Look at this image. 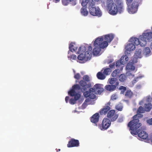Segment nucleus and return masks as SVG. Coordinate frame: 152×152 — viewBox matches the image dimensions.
I'll use <instances>...</instances> for the list:
<instances>
[{
  "label": "nucleus",
  "mask_w": 152,
  "mask_h": 152,
  "mask_svg": "<svg viewBox=\"0 0 152 152\" xmlns=\"http://www.w3.org/2000/svg\"><path fill=\"white\" fill-rule=\"evenodd\" d=\"M106 5L108 12L112 15H115L118 12L121 13L124 12L123 3L121 1H119L116 4L113 0H107Z\"/></svg>",
  "instance_id": "obj_3"
},
{
  "label": "nucleus",
  "mask_w": 152,
  "mask_h": 152,
  "mask_svg": "<svg viewBox=\"0 0 152 152\" xmlns=\"http://www.w3.org/2000/svg\"><path fill=\"white\" fill-rule=\"evenodd\" d=\"M142 50L141 49H137L135 52V55L137 58H140Z\"/></svg>",
  "instance_id": "obj_28"
},
{
  "label": "nucleus",
  "mask_w": 152,
  "mask_h": 152,
  "mask_svg": "<svg viewBox=\"0 0 152 152\" xmlns=\"http://www.w3.org/2000/svg\"><path fill=\"white\" fill-rule=\"evenodd\" d=\"M124 58L125 59V60L126 61H128L129 58H128V56H123L122 60Z\"/></svg>",
  "instance_id": "obj_45"
},
{
  "label": "nucleus",
  "mask_w": 152,
  "mask_h": 152,
  "mask_svg": "<svg viewBox=\"0 0 152 152\" xmlns=\"http://www.w3.org/2000/svg\"><path fill=\"white\" fill-rule=\"evenodd\" d=\"M126 75L128 76L131 77H134V75L132 74L130 72H128L126 73Z\"/></svg>",
  "instance_id": "obj_42"
},
{
  "label": "nucleus",
  "mask_w": 152,
  "mask_h": 152,
  "mask_svg": "<svg viewBox=\"0 0 152 152\" xmlns=\"http://www.w3.org/2000/svg\"><path fill=\"white\" fill-rule=\"evenodd\" d=\"M68 58H70L71 60H76L77 58V56L75 55H72L70 56H68Z\"/></svg>",
  "instance_id": "obj_38"
},
{
  "label": "nucleus",
  "mask_w": 152,
  "mask_h": 152,
  "mask_svg": "<svg viewBox=\"0 0 152 152\" xmlns=\"http://www.w3.org/2000/svg\"><path fill=\"white\" fill-rule=\"evenodd\" d=\"M79 144L78 140L72 139L68 142L67 146L69 148L77 147L79 145Z\"/></svg>",
  "instance_id": "obj_14"
},
{
  "label": "nucleus",
  "mask_w": 152,
  "mask_h": 152,
  "mask_svg": "<svg viewBox=\"0 0 152 152\" xmlns=\"http://www.w3.org/2000/svg\"><path fill=\"white\" fill-rule=\"evenodd\" d=\"M75 44L73 43H71L69 44V48L70 51L73 52L76 51L77 49V47L75 46Z\"/></svg>",
  "instance_id": "obj_21"
},
{
  "label": "nucleus",
  "mask_w": 152,
  "mask_h": 152,
  "mask_svg": "<svg viewBox=\"0 0 152 152\" xmlns=\"http://www.w3.org/2000/svg\"><path fill=\"white\" fill-rule=\"evenodd\" d=\"M145 110V109H144L142 107L140 106L137 110V114H140V113H144Z\"/></svg>",
  "instance_id": "obj_30"
},
{
  "label": "nucleus",
  "mask_w": 152,
  "mask_h": 152,
  "mask_svg": "<svg viewBox=\"0 0 152 152\" xmlns=\"http://www.w3.org/2000/svg\"><path fill=\"white\" fill-rule=\"evenodd\" d=\"M102 72H99L96 75L97 78L100 80H104L105 77V76Z\"/></svg>",
  "instance_id": "obj_23"
},
{
  "label": "nucleus",
  "mask_w": 152,
  "mask_h": 152,
  "mask_svg": "<svg viewBox=\"0 0 152 152\" xmlns=\"http://www.w3.org/2000/svg\"><path fill=\"white\" fill-rule=\"evenodd\" d=\"M116 99V96L115 95H112L111 97V99L113 100H115Z\"/></svg>",
  "instance_id": "obj_46"
},
{
  "label": "nucleus",
  "mask_w": 152,
  "mask_h": 152,
  "mask_svg": "<svg viewBox=\"0 0 152 152\" xmlns=\"http://www.w3.org/2000/svg\"><path fill=\"white\" fill-rule=\"evenodd\" d=\"M111 124V121L108 118H104L101 124H99L98 127L101 130H105L107 129L110 126Z\"/></svg>",
  "instance_id": "obj_8"
},
{
  "label": "nucleus",
  "mask_w": 152,
  "mask_h": 152,
  "mask_svg": "<svg viewBox=\"0 0 152 152\" xmlns=\"http://www.w3.org/2000/svg\"><path fill=\"white\" fill-rule=\"evenodd\" d=\"M151 108H152V105L151 103L145 104V109L146 111H149Z\"/></svg>",
  "instance_id": "obj_24"
},
{
  "label": "nucleus",
  "mask_w": 152,
  "mask_h": 152,
  "mask_svg": "<svg viewBox=\"0 0 152 152\" xmlns=\"http://www.w3.org/2000/svg\"><path fill=\"white\" fill-rule=\"evenodd\" d=\"M108 81L109 82L110 84L111 85H114L116 87H117L119 85V83L116 78H112L110 79H109Z\"/></svg>",
  "instance_id": "obj_19"
},
{
  "label": "nucleus",
  "mask_w": 152,
  "mask_h": 152,
  "mask_svg": "<svg viewBox=\"0 0 152 152\" xmlns=\"http://www.w3.org/2000/svg\"><path fill=\"white\" fill-rule=\"evenodd\" d=\"M126 49L125 53H127L128 51L130 52V51L134 50L135 48V45L132 42L131 43H129L125 47Z\"/></svg>",
  "instance_id": "obj_16"
},
{
  "label": "nucleus",
  "mask_w": 152,
  "mask_h": 152,
  "mask_svg": "<svg viewBox=\"0 0 152 152\" xmlns=\"http://www.w3.org/2000/svg\"><path fill=\"white\" fill-rule=\"evenodd\" d=\"M139 5L138 1H134L132 3L131 5L128 6V11L130 14H134L137 12L138 7Z\"/></svg>",
  "instance_id": "obj_9"
},
{
  "label": "nucleus",
  "mask_w": 152,
  "mask_h": 152,
  "mask_svg": "<svg viewBox=\"0 0 152 152\" xmlns=\"http://www.w3.org/2000/svg\"><path fill=\"white\" fill-rule=\"evenodd\" d=\"M111 72V69L110 68H107L104 69L103 73L104 75H107L110 74Z\"/></svg>",
  "instance_id": "obj_31"
},
{
  "label": "nucleus",
  "mask_w": 152,
  "mask_h": 152,
  "mask_svg": "<svg viewBox=\"0 0 152 152\" xmlns=\"http://www.w3.org/2000/svg\"><path fill=\"white\" fill-rule=\"evenodd\" d=\"M126 3L127 6L130 5V4L132 2L133 0H126Z\"/></svg>",
  "instance_id": "obj_43"
},
{
  "label": "nucleus",
  "mask_w": 152,
  "mask_h": 152,
  "mask_svg": "<svg viewBox=\"0 0 152 152\" xmlns=\"http://www.w3.org/2000/svg\"><path fill=\"white\" fill-rule=\"evenodd\" d=\"M150 47L152 49V42L151 44Z\"/></svg>",
  "instance_id": "obj_51"
},
{
  "label": "nucleus",
  "mask_w": 152,
  "mask_h": 152,
  "mask_svg": "<svg viewBox=\"0 0 152 152\" xmlns=\"http://www.w3.org/2000/svg\"><path fill=\"white\" fill-rule=\"evenodd\" d=\"M147 122L149 124L152 125V118L151 119L147 120Z\"/></svg>",
  "instance_id": "obj_44"
},
{
  "label": "nucleus",
  "mask_w": 152,
  "mask_h": 152,
  "mask_svg": "<svg viewBox=\"0 0 152 152\" xmlns=\"http://www.w3.org/2000/svg\"><path fill=\"white\" fill-rule=\"evenodd\" d=\"M83 79L86 82H89L90 81L89 77L87 75L84 76L83 77Z\"/></svg>",
  "instance_id": "obj_36"
},
{
  "label": "nucleus",
  "mask_w": 152,
  "mask_h": 152,
  "mask_svg": "<svg viewBox=\"0 0 152 152\" xmlns=\"http://www.w3.org/2000/svg\"><path fill=\"white\" fill-rule=\"evenodd\" d=\"M150 52V50L149 48L146 47L145 48L144 50V53L146 55L149 54Z\"/></svg>",
  "instance_id": "obj_35"
},
{
  "label": "nucleus",
  "mask_w": 152,
  "mask_h": 152,
  "mask_svg": "<svg viewBox=\"0 0 152 152\" xmlns=\"http://www.w3.org/2000/svg\"><path fill=\"white\" fill-rule=\"evenodd\" d=\"M117 87L114 85H108L105 87V88L106 90L110 92H112L115 91Z\"/></svg>",
  "instance_id": "obj_18"
},
{
  "label": "nucleus",
  "mask_w": 152,
  "mask_h": 152,
  "mask_svg": "<svg viewBox=\"0 0 152 152\" xmlns=\"http://www.w3.org/2000/svg\"><path fill=\"white\" fill-rule=\"evenodd\" d=\"M107 117L111 121H114L116 120L118 117V115L115 113L114 110H110L108 113Z\"/></svg>",
  "instance_id": "obj_11"
},
{
  "label": "nucleus",
  "mask_w": 152,
  "mask_h": 152,
  "mask_svg": "<svg viewBox=\"0 0 152 152\" xmlns=\"http://www.w3.org/2000/svg\"><path fill=\"white\" fill-rule=\"evenodd\" d=\"M142 114H136L132 117L133 120L130 121L128 124V126L131 130V133L133 135H137L140 138L139 140H145L148 142L149 140L148 134L145 132L138 129L141 126L139 119L142 118Z\"/></svg>",
  "instance_id": "obj_1"
},
{
  "label": "nucleus",
  "mask_w": 152,
  "mask_h": 152,
  "mask_svg": "<svg viewBox=\"0 0 152 152\" xmlns=\"http://www.w3.org/2000/svg\"><path fill=\"white\" fill-rule=\"evenodd\" d=\"M63 4L64 5H67L68 3L71 1L70 0H62Z\"/></svg>",
  "instance_id": "obj_37"
},
{
  "label": "nucleus",
  "mask_w": 152,
  "mask_h": 152,
  "mask_svg": "<svg viewBox=\"0 0 152 152\" xmlns=\"http://www.w3.org/2000/svg\"><path fill=\"white\" fill-rule=\"evenodd\" d=\"M120 73V70L119 69H117L114 70L112 73V76L113 77H115L118 76L119 75Z\"/></svg>",
  "instance_id": "obj_25"
},
{
  "label": "nucleus",
  "mask_w": 152,
  "mask_h": 152,
  "mask_svg": "<svg viewBox=\"0 0 152 152\" xmlns=\"http://www.w3.org/2000/svg\"><path fill=\"white\" fill-rule=\"evenodd\" d=\"M138 81L137 78H135L132 81L133 83H135Z\"/></svg>",
  "instance_id": "obj_48"
},
{
  "label": "nucleus",
  "mask_w": 152,
  "mask_h": 152,
  "mask_svg": "<svg viewBox=\"0 0 152 152\" xmlns=\"http://www.w3.org/2000/svg\"><path fill=\"white\" fill-rule=\"evenodd\" d=\"M151 142H152V141H151Z\"/></svg>",
  "instance_id": "obj_55"
},
{
  "label": "nucleus",
  "mask_w": 152,
  "mask_h": 152,
  "mask_svg": "<svg viewBox=\"0 0 152 152\" xmlns=\"http://www.w3.org/2000/svg\"><path fill=\"white\" fill-rule=\"evenodd\" d=\"M53 1L56 3H57L60 0H53Z\"/></svg>",
  "instance_id": "obj_50"
},
{
  "label": "nucleus",
  "mask_w": 152,
  "mask_h": 152,
  "mask_svg": "<svg viewBox=\"0 0 152 152\" xmlns=\"http://www.w3.org/2000/svg\"><path fill=\"white\" fill-rule=\"evenodd\" d=\"M76 101L75 99H70L69 102L70 104H73L75 103Z\"/></svg>",
  "instance_id": "obj_40"
},
{
  "label": "nucleus",
  "mask_w": 152,
  "mask_h": 152,
  "mask_svg": "<svg viewBox=\"0 0 152 152\" xmlns=\"http://www.w3.org/2000/svg\"><path fill=\"white\" fill-rule=\"evenodd\" d=\"M99 115L98 113H95L91 117V122L94 124L95 126H97L96 123L99 121Z\"/></svg>",
  "instance_id": "obj_15"
},
{
  "label": "nucleus",
  "mask_w": 152,
  "mask_h": 152,
  "mask_svg": "<svg viewBox=\"0 0 152 152\" xmlns=\"http://www.w3.org/2000/svg\"><path fill=\"white\" fill-rule=\"evenodd\" d=\"M114 35L110 34L105 35L104 39L107 41H103L102 37H98L94 41V48L93 49L94 55L97 56L99 54L101 49H104L107 47L108 45V42H110L113 39Z\"/></svg>",
  "instance_id": "obj_2"
},
{
  "label": "nucleus",
  "mask_w": 152,
  "mask_h": 152,
  "mask_svg": "<svg viewBox=\"0 0 152 152\" xmlns=\"http://www.w3.org/2000/svg\"><path fill=\"white\" fill-rule=\"evenodd\" d=\"M110 102L107 103L104 107L100 110L99 113L101 115L107 114L108 112L110 109Z\"/></svg>",
  "instance_id": "obj_12"
},
{
  "label": "nucleus",
  "mask_w": 152,
  "mask_h": 152,
  "mask_svg": "<svg viewBox=\"0 0 152 152\" xmlns=\"http://www.w3.org/2000/svg\"><path fill=\"white\" fill-rule=\"evenodd\" d=\"M115 62H113V63L110 64L109 65L110 68V69L114 68L115 67Z\"/></svg>",
  "instance_id": "obj_41"
},
{
  "label": "nucleus",
  "mask_w": 152,
  "mask_h": 152,
  "mask_svg": "<svg viewBox=\"0 0 152 152\" xmlns=\"http://www.w3.org/2000/svg\"><path fill=\"white\" fill-rule=\"evenodd\" d=\"M79 83L80 86L82 87L81 90L82 92H84L88 88H90L91 87V84L88 83L87 84L86 82L83 80H81L79 82Z\"/></svg>",
  "instance_id": "obj_13"
},
{
  "label": "nucleus",
  "mask_w": 152,
  "mask_h": 152,
  "mask_svg": "<svg viewBox=\"0 0 152 152\" xmlns=\"http://www.w3.org/2000/svg\"><path fill=\"white\" fill-rule=\"evenodd\" d=\"M122 57L123 56L121 57L120 60H118L116 62L115 65L117 67L121 65L124 64L123 61H122Z\"/></svg>",
  "instance_id": "obj_33"
},
{
  "label": "nucleus",
  "mask_w": 152,
  "mask_h": 152,
  "mask_svg": "<svg viewBox=\"0 0 152 152\" xmlns=\"http://www.w3.org/2000/svg\"><path fill=\"white\" fill-rule=\"evenodd\" d=\"M133 96V93L130 89L126 91L125 96L126 98H131Z\"/></svg>",
  "instance_id": "obj_20"
},
{
  "label": "nucleus",
  "mask_w": 152,
  "mask_h": 152,
  "mask_svg": "<svg viewBox=\"0 0 152 152\" xmlns=\"http://www.w3.org/2000/svg\"><path fill=\"white\" fill-rule=\"evenodd\" d=\"M70 0L71 1H74V0Z\"/></svg>",
  "instance_id": "obj_53"
},
{
  "label": "nucleus",
  "mask_w": 152,
  "mask_h": 152,
  "mask_svg": "<svg viewBox=\"0 0 152 152\" xmlns=\"http://www.w3.org/2000/svg\"><path fill=\"white\" fill-rule=\"evenodd\" d=\"M90 100L89 99V98H87L85 100L84 102H88L90 101Z\"/></svg>",
  "instance_id": "obj_49"
},
{
  "label": "nucleus",
  "mask_w": 152,
  "mask_h": 152,
  "mask_svg": "<svg viewBox=\"0 0 152 152\" xmlns=\"http://www.w3.org/2000/svg\"><path fill=\"white\" fill-rule=\"evenodd\" d=\"M86 50V48L84 46H81L78 49V51L77 53H78L82 52H85Z\"/></svg>",
  "instance_id": "obj_32"
},
{
  "label": "nucleus",
  "mask_w": 152,
  "mask_h": 152,
  "mask_svg": "<svg viewBox=\"0 0 152 152\" xmlns=\"http://www.w3.org/2000/svg\"><path fill=\"white\" fill-rule=\"evenodd\" d=\"M87 6L83 7L81 8L80 12L81 14L84 16H87L88 14V12L86 10Z\"/></svg>",
  "instance_id": "obj_22"
},
{
  "label": "nucleus",
  "mask_w": 152,
  "mask_h": 152,
  "mask_svg": "<svg viewBox=\"0 0 152 152\" xmlns=\"http://www.w3.org/2000/svg\"><path fill=\"white\" fill-rule=\"evenodd\" d=\"M126 68L128 70H134L135 68L134 66L132 63H129L126 66Z\"/></svg>",
  "instance_id": "obj_26"
},
{
  "label": "nucleus",
  "mask_w": 152,
  "mask_h": 152,
  "mask_svg": "<svg viewBox=\"0 0 152 152\" xmlns=\"http://www.w3.org/2000/svg\"><path fill=\"white\" fill-rule=\"evenodd\" d=\"M123 108V106L120 104L116 105L115 107V109L119 111H122Z\"/></svg>",
  "instance_id": "obj_34"
},
{
  "label": "nucleus",
  "mask_w": 152,
  "mask_h": 152,
  "mask_svg": "<svg viewBox=\"0 0 152 152\" xmlns=\"http://www.w3.org/2000/svg\"><path fill=\"white\" fill-rule=\"evenodd\" d=\"M102 85L99 84H96L94 85L96 91H97L98 94H100L103 91L104 88L102 87Z\"/></svg>",
  "instance_id": "obj_17"
},
{
  "label": "nucleus",
  "mask_w": 152,
  "mask_h": 152,
  "mask_svg": "<svg viewBox=\"0 0 152 152\" xmlns=\"http://www.w3.org/2000/svg\"><path fill=\"white\" fill-rule=\"evenodd\" d=\"M118 89L121 90L120 94H124L125 92L126 91V87L123 86H121Z\"/></svg>",
  "instance_id": "obj_29"
},
{
  "label": "nucleus",
  "mask_w": 152,
  "mask_h": 152,
  "mask_svg": "<svg viewBox=\"0 0 152 152\" xmlns=\"http://www.w3.org/2000/svg\"><path fill=\"white\" fill-rule=\"evenodd\" d=\"M139 38L140 41L137 38L132 37L130 38V41L134 44L135 46L140 45L142 47L145 46L146 44V41L148 40L149 41L152 38V32L144 33L142 35L140 36Z\"/></svg>",
  "instance_id": "obj_4"
},
{
  "label": "nucleus",
  "mask_w": 152,
  "mask_h": 152,
  "mask_svg": "<svg viewBox=\"0 0 152 152\" xmlns=\"http://www.w3.org/2000/svg\"><path fill=\"white\" fill-rule=\"evenodd\" d=\"M80 86L79 85L76 84L72 86V88L68 92V94L71 96H74V99L75 100H77L80 98V94L77 93L76 91L80 90Z\"/></svg>",
  "instance_id": "obj_7"
},
{
  "label": "nucleus",
  "mask_w": 152,
  "mask_h": 152,
  "mask_svg": "<svg viewBox=\"0 0 152 152\" xmlns=\"http://www.w3.org/2000/svg\"><path fill=\"white\" fill-rule=\"evenodd\" d=\"M99 0H94V2H95V1L98 2L99 1Z\"/></svg>",
  "instance_id": "obj_52"
},
{
  "label": "nucleus",
  "mask_w": 152,
  "mask_h": 152,
  "mask_svg": "<svg viewBox=\"0 0 152 152\" xmlns=\"http://www.w3.org/2000/svg\"><path fill=\"white\" fill-rule=\"evenodd\" d=\"M81 4L83 7L87 6L91 15L98 17L101 16L100 10L98 7L96 8L95 7V2L94 0H83Z\"/></svg>",
  "instance_id": "obj_5"
},
{
  "label": "nucleus",
  "mask_w": 152,
  "mask_h": 152,
  "mask_svg": "<svg viewBox=\"0 0 152 152\" xmlns=\"http://www.w3.org/2000/svg\"><path fill=\"white\" fill-rule=\"evenodd\" d=\"M69 99V97L68 96H66L65 98V100L66 103H68V100Z\"/></svg>",
  "instance_id": "obj_47"
},
{
  "label": "nucleus",
  "mask_w": 152,
  "mask_h": 152,
  "mask_svg": "<svg viewBox=\"0 0 152 152\" xmlns=\"http://www.w3.org/2000/svg\"><path fill=\"white\" fill-rule=\"evenodd\" d=\"M93 51H92V48L91 46H89L88 47V50L85 52L84 54H80L77 57L78 60L82 61L81 63H85L88 60H90L92 56Z\"/></svg>",
  "instance_id": "obj_6"
},
{
  "label": "nucleus",
  "mask_w": 152,
  "mask_h": 152,
  "mask_svg": "<svg viewBox=\"0 0 152 152\" xmlns=\"http://www.w3.org/2000/svg\"><path fill=\"white\" fill-rule=\"evenodd\" d=\"M60 151V149H58V151Z\"/></svg>",
  "instance_id": "obj_54"
},
{
  "label": "nucleus",
  "mask_w": 152,
  "mask_h": 152,
  "mask_svg": "<svg viewBox=\"0 0 152 152\" xmlns=\"http://www.w3.org/2000/svg\"><path fill=\"white\" fill-rule=\"evenodd\" d=\"M126 79V76L124 74H121L119 76V79L120 81L124 82Z\"/></svg>",
  "instance_id": "obj_27"
},
{
  "label": "nucleus",
  "mask_w": 152,
  "mask_h": 152,
  "mask_svg": "<svg viewBox=\"0 0 152 152\" xmlns=\"http://www.w3.org/2000/svg\"><path fill=\"white\" fill-rule=\"evenodd\" d=\"M80 77V75L79 73H77L75 75L74 77V78L77 80H79Z\"/></svg>",
  "instance_id": "obj_39"
},
{
  "label": "nucleus",
  "mask_w": 152,
  "mask_h": 152,
  "mask_svg": "<svg viewBox=\"0 0 152 152\" xmlns=\"http://www.w3.org/2000/svg\"><path fill=\"white\" fill-rule=\"evenodd\" d=\"M96 91L95 86L93 88H90L89 89V91H86L83 93V95L85 97L87 98L88 97L91 99H94L96 97V95L93 94V93Z\"/></svg>",
  "instance_id": "obj_10"
}]
</instances>
